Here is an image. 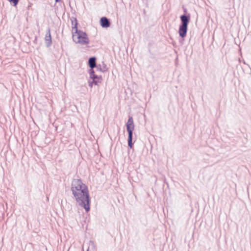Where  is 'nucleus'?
Instances as JSON below:
<instances>
[{"label": "nucleus", "instance_id": "nucleus-9", "mask_svg": "<svg viewBox=\"0 0 251 251\" xmlns=\"http://www.w3.org/2000/svg\"><path fill=\"white\" fill-rule=\"evenodd\" d=\"M128 146L131 148L132 147V132H128Z\"/></svg>", "mask_w": 251, "mask_h": 251}, {"label": "nucleus", "instance_id": "nucleus-5", "mask_svg": "<svg viewBox=\"0 0 251 251\" xmlns=\"http://www.w3.org/2000/svg\"><path fill=\"white\" fill-rule=\"evenodd\" d=\"M100 25L102 27H108L110 25L108 19L105 17H102L100 20Z\"/></svg>", "mask_w": 251, "mask_h": 251}, {"label": "nucleus", "instance_id": "nucleus-7", "mask_svg": "<svg viewBox=\"0 0 251 251\" xmlns=\"http://www.w3.org/2000/svg\"><path fill=\"white\" fill-rule=\"evenodd\" d=\"M96 58L95 57H91L89 59V66L90 68L93 69L96 67Z\"/></svg>", "mask_w": 251, "mask_h": 251}, {"label": "nucleus", "instance_id": "nucleus-4", "mask_svg": "<svg viewBox=\"0 0 251 251\" xmlns=\"http://www.w3.org/2000/svg\"><path fill=\"white\" fill-rule=\"evenodd\" d=\"M126 129L128 132H132L134 129V125L133 123V119L131 117H129L126 124Z\"/></svg>", "mask_w": 251, "mask_h": 251}, {"label": "nucleus", "instance_id": "nucleus-8", "mask_svg": "<svg viewBox=\"0 0 251 251\" xmlns=\"http://www.w3.org/2000/svg\"><path fill=\"white\" fill-rule=\"evenodd\" d=\"M102 81V77L101 76L97 75V77L94 79V83L95 85H99L101 83Z\"/></svg>", "mask_w": 251, "mask_h": 251}, {"label": "nucleus", "instance_id": "nucleus-1", "mask_svg": "<svg viewBox=\"0 0 251 251\" xmlns=\"http://www.w3.org/2000/svg\"><path fill=\"white\" fill-rule=\"evenodd\" d=\"M72 194L77 203L87 212L90 210L89 192L86 185L78 179L73 181L71 188Z\"/></svg>", "mask_w": 251, "mask_h": 251}, {"label": "nucleus", "instance_id": "nucleus-6", "mask_svg": "<svg viewBox=\"0 0 251 251\" xmlns=\"http://www.w3.org/2000/svg\"><path fill=\"white\" fill-rule=\"evenodd\" d=\"M45 41L47 46H50L51 45V38L50 30L48 31V34L46 35Z\"/></svg>", "mask_w": 251, "mask_h": 251}, {"label": "nucleus", "instance_id": "nucleus-14", "mask_svg": "<svg viewBox=\"0 0 251 251\" xmlns=\"http://www.w3.org/2000/svg\"><path fill=\"white\" fill-rule=\"evenodd\" d=\"M94 78H89V79L88 80L89 86L91 88H92L93 86V84H94Z\"/></svg>", "mask_w": 251, "mask_h": 251}, {"label": "nucleus", "instance_id": "nucleus-11", "mask_svg": "<svg viewBox=\"0 0 251 251\" xmlns=\"http://www.w3.org/2000/svg\"><path fill=\"white\" fill-rule=\"evenodd\" d=\"M88 72L90 76L89 78H95L97 77V75H95L93 69L91 68L89 70Z\"/></svg>", "mask_w": 251, "mask_h": 251}, {"label": "nucleus", "instance_id": "nucleus-16", "mask_svg": "<svg viewBox=\"0 0 251 251\" xmlns=\"http://www.w3.org/2000/svg\"><path fill=\"white\" fill-rule=\"evenodd\" d=\"M56 1H58V0H56Z\"/></svg>", "mask_w": 251, "mask_h": 251}, {"label": "nucleus", "instance_id": "nucleus-15", "mask_svg": "<svg viewBox=\"0 0 251 251\" xmlns=\"http://www.w3.org/2000/svg\"><path fill=\"white\" fill-rule=\"evenodd\" d=\"M19 0H9L11 3H12L14 6H16Z\"/></svg>", "mask_w": 251, "mask_h": 251}, {"label": "nucleus", "instance_id": "nucleus-10", "mask_svg": "<svg viewBox=\"0 0 251 251\" xmlns=\"http://www.w3.org/2000/svg\"><path fill=\"white\" fill-rule=\"evenodd\" d=\"M87 251H96L95 246L93 242H90Z\"/></svg>", "mask_w": 251, "mask_h": 251}, {"label": "nucleus", "instance_id": "nucleus-12", "mask_svg": "<svg viewBox=\"0 0 251 251\" xmlns=\"http://www.w3.org/2000/svg\"><path fill=\"white\" fill-rule=\"evenodd\" d=\"M246 214H247V211L246 210L245 207H243L241 208L239 212V214L241 216V217H243Z\"/></svg>", "mask_w": 251, "mask_h": 251}, {"label": "nucleus", "instance_id": "nucleus-13", "mask_svg": "<svg viewBox=\"0 0 251 251\" xmlns=\"http://www.w3.org/2000/svg\"><path fill=\"white\" fill-rule=\"evenodd\" d=\"M100 70L102 72H104L107 71V68L104 64H103L102 66L100 68Z\"/></svg>", "mask_w": 251, "mask_h": 251}, {"label": "nucleus", "instance_id": "nucleus-2", "mask_svg": "<svg viewBox=\"0 0 251 251\" xmlns=\"http://www.w3.org/2000/svg\"><path fill=\"white\" fill-rule=\"evenodd\" d=\"M72 38L73 40L76 44L81 45H86L89 43V39L86 33L81 30H78L77 27V21L74 19L72 21Z\"/></svg>", "mask_w": 251, "mask_h": 251}, {"label": "nucleus", "instance_id": "nucleus-3", "mask_svg": "<svg viewBox=\"0 0 251 251\" xmlns=\"http://www.w3.org/2000/svg\"><path fill=\"white\" fill-rule=\"evenodd\" d=\"M180 19L182 22V25L179 26L178 33L181 37L184 38L186 35L189 18L187 16L183 15L180 17Z\"/></svg>", "mask_w": 251, "mask_h": 251}]
</instances>
